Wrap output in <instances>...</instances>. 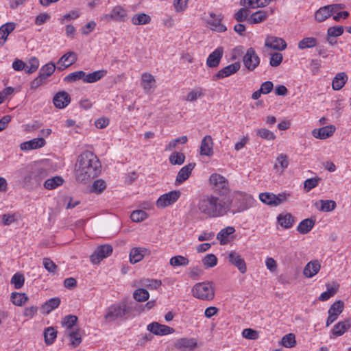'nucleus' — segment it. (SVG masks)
<instances>
[{"instance_id":"1","label":"nucleus","mask_w":351,"mask_h":351,"mask_svg":"<svg viewBox=\"0 0 351 351\" xmlns=\"http://www.w3.org/2000/svg\"><path fill=\"white\" fill-rule=\"evenodd\" d=\"M101 172V164L92 152L85 151L77 158L75 164V178L81 182H86L97 177Z\"/></svg>"},{"instance_id":"2","label":"nucleus","mask_w":351,"mask_h":351,"mask_svg":"<svg viewBox=\"0 0 351 351\" xmlns=\"http://www.w3.org/2000/svg\"><path fill=\"white\" fill-rule=\"evenodd\" d=\"M228 204L226 196L216 194L202 197L197 204L200 213L209 218H217L228 215Z\"/></svg>"},{"instance_id":"3","label":"nucleus","mask_w":351,"mask_h":351,"mask_svg":"<svg viewBox=\"0 0 351 351\" xmlns=\"http://www.w3.org/2000/svg\"><path fill=\"white\" fill-rule=\"evenodd\" d=\"M48 176V169L37 164L32 165L28 169L27 174L23 178V186L28 191L34 190L41 185Z\"/></svg>"},{"instance_id":"4","label":"nucleus","mask_w":351,"mask_h":351,"mask_svg":"<svg viewBox=\"0 0 351 351\" xmlns=\"http://www.w3.org/2000/svg\"><path fill=\"white\" fill-rule=\"evenodd\" d=\"M252 200L250 195L241 192L236 193L232 199L226 196V202L228 204V213L234 215L247 210Z\"/></svg>"},{"instance_id":"5","label":"nucleus","mask_w":351,"mask_h":351,"mask_svg":"<svg viewBox=\"0 0 351 351\" xmlns=\"http://www.w3.org/2000/svg\"><path fill=\"white\" fill-rule=\"evenodd\" d=\"M193 295L202 300H211L214 298L215 291L210 282H198L192 288Z\"/></svg>"},{"instance_id":"6","label":"nucleus","mask_w":351,"mask_h":351,"mask_svg":"<svg viewBox=\"0 0 351 351\" xmlns=\"http://www.w3.org/2000/svg\"><path fill=\"white\" fill-rule=\"evenodd\" d=\"M129 312L130 310L125 302L114 304L106 308L104 319L107 322H111L124 317Z\"/></svg>"},{"instance_id":"7","label":"nucleus","mask_w":351,"mask_h":351,"mask_svg":"<svg viewBox=\"0 0 351 351\" xmlns=\"http://www.w3.org/2000/svg\"><path fill=\"white\" fill-rule=\"evenodd\" d=\"M209 180L212 189L218 195L226 196L229 193L228 181L223 176L218 173H213L210 176Z\"/></svg>"},{"instance_id":"8","label":"nucleus","mask_w":351,"mask_h":351,"mask_svg":"<svg viewBox=\"0 0 351 351\" xmlns=\"http://www.w3.org/2000/svg\"><path fill=\"white\" fill-rule=\"evenodd\" d=\"M181 193L180 191H171L159 197L156 202L158 208H165L174 204L180 198Z\"/></svg>"},{"instance_id":"9","label":"nucleus","mask_w":351,"mask_h":351,"mask_svg":"<svg viewBox=\"0 0 351 351\" xmlns=\"http://www.w3.org/2000/svg\"><path fill=\"white\" fill-rule=\"evenodd\" d=\"M244 66L249 71H254L260 63V58L252 47L247 49L246 53L243 58Z\"/></svg>"},{"instance_id":"10","label":"nucleus","mask_w":351,"mask_h":351,"mask_svg":"<svg viewBox=\"0 0 351 351\" xmlns=\"http://www.w3.org/2000/svg\"><path fill=\"white\" fill-rule=\"evenodd\" d=\"M112 252V247L110 245H103L97 247L94 253L90 256V261L93 264L100 263L104 258L109 256Z\"/></svg>"},{"instance_id":"11","label":"nucleus","mask_w":351,"mask_h":351,"mask_svg":"<svg viewBox=\"0 0 351 351\" xmlns=\"http://www.w3.org/2000/svg\"><path fill=\"white\" fill-rule=\"evenodd\" d=\"M344 309V302L342 300L335 302L328 310V317L326 320V326H330L337 319L339 315Z\"/></svg>"},{"instance_id":"12","label":"nucleus","mask_w":351,"mask_h":351,"mask_svg":"<svg viewBox=\"0 0 351 351\" xmlns=\"http://www.w3.org/2000/svg\"><path fill=\"white\" fill-rule=\"evenodd\" d=\"M127 16L126 11L120 6L114 8L110 14H106L101 16V21L109 22L110 21H123Z\"/></svg>"},{"instance_id":"13","label":"nucleus","mask_w":351,"mask_h":351,"mask_svg":"<svg viewBox=\"0 0 351 351\" xmlns=\"http://www.w3.org/2000/svg\"><path fill=\"white\" fill-rule=\"evenodd\" d=\"M241 68V64L239 62H236L230 64L224 68L219 70L214 76L213 80H217L221 78L228 77L235 73H237Z\"/></svg>"},{"instance_id":"14","label":"nucleus","mask_w":351,"mask_h":351,"mask_svg":"<svg viewBox=\"0 0 351 351\" xmlns=\"http://www.w3.org/2000/svg\"><path fill=\"white\" fill-rule=\"evenodd\" d=\"M265 46L274 50L282 51L287 48L285 40L281 38L268 36L265 41Z\"/></svg>"},{"instance_id":"15","label":"nucleus","mask_w":351,"mask_h":351,"mask_svg":"<svg viewBox=\"0 0 351 351\" xmlns=\"http://www.w3.org/2000/svg\"><path fill=\"white\" fill-rule=\"evenodd\" d=\"M228 261L235 266L241 274L246 272V264L243 258L235 251L230 252L228 255Z\"/></svg>"},{"instance_id":"16","label":"nucleus","mask_w":351,"mask_h":351,"mask_svg":"<svg viewBox=\"0 0 351 351\" xmlns=\"http://www.w3.org/2000/svg\"><path fill=\"white\" fill-rule=\"evenodd\" d=\"M210 19H207L206 22L212 30L218 32H223L226 31V27L221 23V14L216 15L213 12L210 13Z\"/></svg>"},{"instance_id":"17","label":"nucleus","mask_w":351,"mask_h":351,"mask_svg":"<svg viewBox=\"0 0 351 351\" xmlns=\"http://www.w3.org/2000/svg\"><path fill=\"white\" fill-rule=\"evenodd\" d=\"M147 330L156 335H166L174 332V329L158 322H152L147 326Z\"/></svg>"},{"instance_id":"18","label":"nucleus","mask_w":351,"mask_h":351,"mask_svg":"<svg viewBox=\"0 0 351 351\" xmlns=\"http://www.w3.org/2000/svg\"><path fill=\"white\" fill-rule=\"evenodd\" d=\"M77 59L76 53L73 51H69L64 54L59 60L58 64L60 65L57 67L58 70L63 71L66 68L73 64Z\"/></svg>"},{"instance_id":"19","label":"nucleus","mask_w":351,"mask_h":351,"mask_svg":"<svg viewBox=\"0 0 351 351\" xmlns=\"http://www.w3.org/2000/svg\"><path fill=\"white\" fill-rule=\"evenodd\" d=\"M71 102V97L66 91H60L53 98V103L57 108H64Z\"/></svg>"},{"instance_id":"20","label":"nucleus","mask_w":351,"mask_h":351,"mask_svg":"<svg viewBox=\"0 0 351 351\" xmlns=\"http://www.w3.org/2000/svg\"><path fill=\"white\" fill-rule=\"evenodd\" d=\"M223 54V48L219 47L215 49L207 58L206 65L210 68L217 67Z\"/></svg>"},{"instance_id":"21","label":"nucleus","mask_w":351,"mask_h":351,"mask_svg":"<svg viewBox=\"0 0 351 351\" xmlns=\"http://www.w3.org/2000/svg\"><path fill=\"white\" fill-rule=\"evenodd\" d=\"M335 127L333 125L316 128L312 131V135L319 139H326L331 136L335 132Z\"/></svg>"},{"instance_id":"22","label":"nucleus","mask_w":351,"mask_h":351,"mask_svg":"<svg viewBox=\"0 0 351 351\" xmlns=\"http://www.w3.org/2000/svg\"><path fill=\"white\" fill-rule=\"evenodd\" d=\"M195 163H189L182 167L178 173L175 184H180L186 181L191 176L193 169L195 168Z\"/></svg>"},{"instance_id":"23","label":"nucleus","mask_w":351,"mask_h":351,"mask_svg":"<svg viewBox=\"0 0 351 351\" xmlns=\"http://www.w3.org/2000/svg\"><path fill=\"white\" fill-rule=\"evenodd\" d=\"M213 141L211 136H205L201 141L200 154L211 156L213 155Z\"/></svg>"},{"instance_id":"24","label":"nucleus","mask_w":351,"mask_h":351,"mask_svg":"<svg viewBox=\"0 0 351 351\" xmlns=\"http://www.w3.org/2000/svg\"><path fill=\"white\" fill-rule=\"evenodd\" d=\"M46 141L43 138H36L21 144L22 150H32L43 147L45 145Z\"/></svg>"},{"instance_id":"25","label":"nucleus","mask_w":351,"mask_h":351,"mask_svg":"<svg viewBox=\"0 0 351 351\" xmlns=\"http://www.w3.org/2000/svg\"><path fill=\"white\" fill-rule=\"evenodd\" d=\"M175 346L182 351L191 350L197 346V341L193 338H181L177 340Z\"/></svg>"},{"instance_id":"26","label":"nucleus","mask_w":351,"mask_h":351,"mask_svg":"<svg viewBox=\"0 0 351 351\" xmlns=\"http://www.w3.org/2000/svg\"><path fill=\"white\" fill-rule=\"evenodd\" d=\"M16 27L14 22H8L0 27V45L3 46L8 39L9 34L12 32Z\"/></svg>"},{"instance_id":"27","label":"nucleus","mask_w":351,"mask_h":351,"mask_svg":"<svg viewBox=\"0 0 351 351\" xmlns=\"http://www.w3.org/2000/svg\"><path fill=\"white\" fill-rule=\"evenodd\" d=\"M321 265L317 260L308 262L304 268L303 274L307 278H312L320 270Z\"/></svg>"},{"instance_id":"28","label":"nucleus","mask_w":351,"mask_h":351,"mask_svg":"<svg viewBox=\"0 0 351 351\" xmlns=\"http://www.w3.org/2000/svg\"><path fill=\"white\" fill-rule=\"evenodd\" d=\"M147 251V250L145 248L133 247L130 252V263L135 264L141 261Z\"/></svg>"},{"instance_id":"29","label":"nucleus","mask_w":351,"mask_h":351,"mask_svg":"<svg viewBox=\"0 0 351 351\" xmlns=\"http://www.w3.org/2000/svg\"><path fill=\"white\" fill-rule=\"evenodd\" d=\"M348 80V75L346 73L341 72L336 75L332 82V88L335 90L341 89Z\"/></svg>"},{"instance_id":"30","label":"nucleus","mask_w":351,"mask_h":351,"mask_svg":"<svg viewBox=\"0 0 351 351\" xmlns=\"http://www.w3.org/2000/svg\"><path fill=\"white\" fill-rule=\"evenodd\" d=\"M351 327V318L340 322L333 326L332 332L336 336L342 335Z\"/></svg>"},{"instance_id":"31","label":"nucleus","mask_w":351,"mask_h":351,"mask_svg":"<svg viewBox=\"0 0 351 351\" xmlns=\"http://www.w3.org/2000/svg\"><path fill=\"white\" fill-rule=\"evenodd\" d=\"M277 219L280 226L286 229L291 228L295 222L294 217L291 213L280 214Z\"/></svg>"},{"instance_id":"32","label":"nucleus","mask_w":351,"mask_h":351,"mask_svg":"<svg viewBox=\"0 0 351 351\" xmlns=\"http://www.w3.org/2000/svg\"><path fill=\"white\" fill-rule=\"evenodd\" d=\"M329 5H325L316 11L315 18L318 22H322L329 18L332 14Z\"/></svg>"},{"instance_id":"33","label":"nucleus","mask_w":351,"mask_h":351,"mask_svg":"<svg viewBox=\"0 0 351 351\" xmlns=\"http://www.w3.org/2000/svg\"><path fill=\"white\" fill-rule=\"evenodd\" d=\"M64 182V179L61 176H54L51 178L47 179L43 186L46 189L53 190L57 188L58 186H61Z\"/></svg>"},{"instance_id":"34","label":"nucleus","mask_w":351,"mask_h":351,"mask_svg":"<svg viewBox=\"0 0 351 351\" xmlns=\"http://www.w3.org/2000/svg\"><path fill=\"white\" fill-rule=\"evenodd\" d=\"M106 73L107 71L106 70H99L87 75L85 74L83 81L86 83H94L101 80Z\"/></svg>"},{"instance_id":"35","label":"nucleus","mask_w":351,"mask_h":351,"mask_svg":"<svg viewBox=\"0 0 351 351\" xmlns=\"http://www.w3.org/2000/svg\"><path fill=\"white\" fill-rule=\"evenodd\" d=\"M267 17V12L264 10H258L252 13L247 19L249 24H257L264 21Z\"/></svg>"},{"instance_id":"36","label":"nucleus","mask_w":351,"mask_h":351,"mask_svg":"<svg viewBox=\"0 0 351 351\" xmlns=\"http://www.w3.org/2000/svg\"><path fill=\"white\" fill-rule=\"evenodd\" d=\"M151 16L145 13H138L134 14L131 21L135 25H142L149 24L151 22Z\"/></svg>"},{"instance_id":"37","label":"nucleus","mask_w":351,"mask_h":351,"mask_svg":"<svg viewBox=\"0 0 351 351\" xmlns=\"http://www.w3.org/2000/svg\"><path fill=\"white\" fill-rule=\"evenodd\" d=\"M240 5L249 8H263L268 5V0H241Z\"/></svg>"},{"instance_id":"38","label":"nucleus","mask_w":351,"mask_h":351,"mask_svg":"<svg viewBox=\"0 0 351 351\" xmlns=\"http://www.w3.org/2000/svg\"><path fill=\"white\" fill-rule=\"evenodd\" d=\"M57 330L52 326L45 328L43 332L45 343L48 346L53 343L57 337Z\"/></svg>"},{"instance_id":"39","label":"nucleus","mask_w":351,"mask_h":351,"mask_svg":"<svg viewBox=\"0 0 351 351\" xmlns=\"http://www.w3.org/2000/svg\"><path fill=\"white\" fill-rule=\"evenodd\" d=\"M314 225V220L311 219H305L299 223L297 230L301 234H307L311 230Z\"/></svg>"},{"instance_id":"40","label":"nucleus","mask_w":351,"mask_h":351,"mask_svg":"<svg viewBox=\"0 0 351 351\" xmlns=\"http://www.w3.org/2000/svg\"><path fill=\"white\" fill-rule=\"evenodd\" d=\"M204 95V90L202 88L198 87L191 90L186 96L184 100L189 102H193L198 99L202 98Z\"/></svg>"},{"instance_id":"41","label":"nucleus","mask_w":351,"mask_h":351,"mask_svg":"<svg viewBox=\"0 0 351 351\" xmlns=\"http://www.w3.org/2000/svg\"><path fill=\"white\" fill-rule=\"evenodd\" d=\"M235 232V229L232 226H228L222 229L217 235V239L220 241L221 245H224L228 242V237Z\"/></svg>"},{"instance_id":"42","label":"nucleus","mask_w":351,"mask_h":351,"mask_svg":"<svg viewBox=\"0 0 351 351\" xmlns=\"http://www.w3.org/2000/svg\"><path fill=\"white\" fill-rule=\"evenodd\" d=\"M60 304V299L59 298H51L42 306V309L45 313L49 314L51 311L58 308Z\"/></svg>"},{"instance_id":"43","label":"nucleus","mask_w":351,"mask_h":351,"mask_svg":"<svg viewBox=\"0 0 351 351\" xmlns=\"http://www.w3.org/2000/svg\"><path fill=\"white\" fill-rule=\"evenodd\" d=\"M317 39L314 37H305L298 43V48L300 49H306L316 47Z\"/></svg>"},{"instance_id":"44","label":"nucleus","mask_w":351,"mask_h":351,"mask_svg":"<svg viewBox=\"0 0 351 351\" xmlns=\"http://www.w3.org/2000/svg\"><path fill=\"white\" fill-rule=\"evenodd\" d=\"M139 284L149 289H157L162 285V281L157 279L143 278L140 280Z\"/></svg>"},{"instance_id":"45","label":"nucleus","mask_w":351,"mask_h":351,"mask_svg":"<svg viewBox=\"0 0 351 351\" xmlns=\"http://www.w3.org/2000/svg\"><path fill=\"white\" fill-rule=\"evenodd\" d=\"M11 301L16 306H22L28 300L25 293L13 292L11 294Z\"/></svg>"},{"instance_id":"46","label":"nucleus","mask_w":351,"mask_h":351,"mask_svg":"<svg viewBox=\"0 0 351 351\" xmlns=\"http://www.w3.org/2000/svg\"><path fill=\"white\" fill-rule=\"evenodd\" d=\"M169 160L173 165H181L185 161V155L182 152H174L169 156Z\"/></svg>"},{"instance_id":"47","label":"nucleus","mask_w":351,"mask_h":351,"mask_svg":"<svg viewBox=\"0 0 351 351\" xmlns=\"http://www.w3.org/2000/svg\"><path fill=\"white\" fill-rule=\"evenodd\" d=\"M260 200L269 206H276V195L271 193L265 192L262 193L259 195Z\"/></svg>"},{"instance_id":"48","label":"nucleus","mask_w":351,"mask_h":351,"mask_svg":"<svg viewBox=\"0 0 351 351\" xmlns=\"http://www.w3.org/2000/svg\"><path fill=\"white\" fill-rule=\"evenodd\" d=\"M143 86L145 90H149L156 82L154 77L147 73H145L142 75Z\"/></svg>"},{"instance_id":"49","label":"nucleus","mask_w":351,"mask_h":351,"mask_svg":"<svg viewBox=\"0 0 351 351\" xmlns=\"http://www.w3.org/2000/svg\"><path fill=\"white\" fill-rule=\"evenodd\" d=\"M56 69V66L53 62H49L44 65L39 71V75L46 80L51 76Z\"/></svg>"},{"instance_id":"50","label":"nucleus","mask_w":351,"mask_h":351,"mask_svg":"<svg viewBox=\"0 0 351 351\" xmlns=\"http://www.w3.org/2000/svg\"><path fill=\"white\" fill-rule=\"evenodd\" d=\"M189 263V259L181 255L173 256L169 261V264L173 267L186 266Z\"/></svg>"},{"instance_id":"51","label":"nucleus","mask_w":351,"mask_h":351,"mask_svg":"<svg viewBox=\"0 0 351 351\" xmlns=\"http://www.w3.org/2000/svg\"><path fill=\"white\" fill-rule=\"evenodd\" d=\"M149 292L143 288L136 289L133 293V298L138 302H145L149 299Z\"/></svg>"},{"instance_id":"52","label":"nucleus","mask_w":351,"mask_h":351,"mask_svg":"<svg viewBox=\"0 0 351 351\" xmlns=\"http://www.w3.org/2000/svg\"><path fill=\"white\" fill-rule=\"evenodd\" d=\"M316 206L320 204L319 210L324 212H330L333 210L336 207V203L333 200H319L317 202Z\"/></svg>"},{"instance_id":"53","label":"nucleus","mask_w":351,"mask_h":351,"mask_svg":"<svg viewBox=\"0 0 351 351\" xmlns=\"http://www.w3.org/2000/svg\"><path fill=\"white\" fill-rule=\"evenodd\" d=\"M281 344L285 348H293L296 344L295 335L293 333L285 335L281 339Z\"/></svg>"},{"instance_id":"54","label":"nucleus","mask_w":351,"mask_h":351,"mask_svg":"<svg viewBox=\"0 0 351 351\" xmlns=\"http://www.w3.org/2000/svg\"><path fill=\"white\" fill-rule=\"evenodd\" d=\"M247 8H242L239 9L235 14H234V19L238 22H243L244 21H246L247 22V19H249V14L250 11Z\"/></svg>"},{"instance_id":"55","label":"nucleus","mask_w":351,"mask_h":351,"mask_svg":"<svg viewBox=\"0 0 351 351\" xmlns=\"http://www.w3.org/2000/svg\"><path fill=\"white\" fill-rule=\"evenodd\" d=\"M77 317L73 315H68L65 316L62 322V326L66 327L68 329L73 328L77 322Z\"/></svg>"},{"instance_id":"56","label":"nucleus","mask_w":351,"mask_h":351,"mask_svg":"<svg viewBox=\"0 0 351 351\" xmlns=\"http://www.w3.org/2000/svg\"><path fill=\"white\" fill-rule=\"evenodd\" d=\"M338 289V285L335 287H329L327 285V291L323 292L319 297V300L320 301H326L330 298L332 297L337 292Z\"/></svg>"},{"instance_id":"57","label":"nucleus","mask_w":351,"mask_h":351,"mask_svg":"<svg viewBox=\"0 0 351 351\" xmlns=\"http://www.w3.org/2000/svg\"><path fill=\"white\" fill-rule=\"evenodd\" d=\"M320 180L321 178L318 176H316L313 178L306 179L304 182V189L306 191V192H309L311 189L316 187L318 185Z\"/></svg>"},{"instance_id":"58","label":"nucleus","mask_w":351,"mask_h":351,"mask_svg":"<svg viewBox=\"0 0 351 351\" xmlns=\"http://www.w3.org/2000/svg\"><path fill=\"white\" fill-rule=\"evenodd\" d=\"M11 284L14 285V288L16 289H21L25 282V278L23 274L16 273L11 278Z\"/></svg>"},{"instance_id":"59","label":"nucleus","mask_w":351,"mask_h":351,"mask_svg":"<svg viewBox=\"0 0 351 351\" xmlns=\"http://www.w3.org/2000/svg\"><path fill=\"white\" fill-rule=\"evenodd\" d=\"M256 134L261 138L267 141H273L276 138V135L274 132L265 128L258 129L256 130Z\"/></svg>"},{"instance_id":"60","label":"nucleus","mask_w":351,"mask_h":351,"mask_svg":"<svg viewBox=\"0 0 351 351\" xmlns=\"http://www.w3.org/2000/svg\"><path fill=\"white\" fill-rule=\"evenodd\" d=\"M85 77V72L83 71H75L66 75L64 80L66 82H74L77 80L84 79Z\"/></svg>"},{"instance_id":"61","label":"nucleus","mask_w":351,"mask_h":351,"mask_svg":"<svg viewBox=\"0 0 351 351\" xmlns=\"http://www.w3.org/2000/svg\"><path fill=\"white\" fill-rule=\"evenodd\" d=\"M39 66V61L37 58L32 57L29 59L28 64H25V72L32 73L35 72Z\"/></svg>"},{"instance_id":"62","label":"nucleus","mask_w":351,"mask_h":351,"mask_svg":"<svg viewBox=\"0 0 351 351\" xmlns=\"http://www.w3.org/2000/svg\"><path fill=\"white\" fill-rule=\"evenodd\" d=\"M69 336L71 339V343L73 347H76L81 343L82 337L80 333V328L70 332Z\"/></svg>"},{"instance_id":"63","label":"nucleus","mask_w":351,"mask_h":351,"mask_svg":"<svg viewBox=\"0 0 351 351\" xmlns=\"http://www.w3.org/2000/svg\"><path fill=\"white\" fill-rule=\"evenodd\" d=\"M147 217V213L142 210H134L130 215V218L134 222H140L145 219Z\"/></svg>"},{"instance_id":"64","label":"nucleus","mask_w":351,"mask_h":351,"mask_svg":"<svg viewBox=\"0 0 351 351\" xmlns=\"http://www.w3.org/2000/svg\"><path fill=\"white\" fill-rule=\"evenodd\" d=\"M202 262L206 267H213L217 263V258L215 255L209 254L204 258Z\"/></svg>"}]
</instances>
